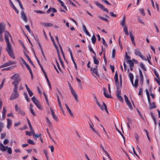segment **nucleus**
<instances>
[{"label":"nucleus","mask_w":160,"mask_h":160,"mask_svg":"<svg viewBox=\"0 0 160 160\" xmlns=\"http://www.w3.org/2000/svg\"><path fill=\"white\" fill-rule=\"evenodd\" d=\"M11 79L14 80L12 82V84L14 85L13 92L12 93L10 98V99L12 100L18 98L19 95V93L18 91V87L17 86L21 80L18 74H15L12 76L11 77Z\"/></svg>","instance_id":"1"},{"label":"nucleus","mask_w":160,"mask_h":160,"mask_svg":"<svg viewBox=\"0 0 160 160\" xmlns=\"http://www.w3.org/2000/svg\"><path fill=\"white\" fill-rule=\"evenodd\" d=\"M7 44V47L6 50L9 56L13 59L15 58L13 49L12 48L11 45L9 42V41H6Z\"/></svg>","instance_id":"2"},{"label":"nucleus","mask_w":160,"mask_h":160,"mask_svg":"<svg viewBox=\"0 0 160 160\" xmlns=\"http://www.w3.org/2000/svg\"><path fill=\"white\" fill-rule=\"evenodd\" d=\"M6 25L3 22L0 23V40H3L2 33L5 31Z\"/></svg>","instance_id":"3"},{"label":"nucleus","mask_w":160,"mask_h":160,"mask_svg":"<svg viewBox=\"0 0 160 160\" xmlns=\"http://www.w3.org/2000/svg\"><path fill=\"white\" fill-rule=\"evenodd\" d=\"M108 93L107 94L106 93V89L103 88V94L104 96L108 98H111V90L110 86L109 84H108Z\"/></svg>","instance_id":"4"},{"label":"nucleus","mask_w":160,"mask_h":160,"mask_svg":"<svg viewBox=\"0 0 160 160\" xmlns=\"http://www.w3.org/2000/svg\"><path fill=\"white\" fill-rule=\"evenodd\" d=\"M32 101L36 105L37 107L39 109L42 110L41 105L40 104L38 101L36 99V98L33 96L31 98Z\"/></svg>","instance_id":"5"},{"label":"nucleus","mask_w":160,"mask_h":160,"mask_svg":"<svg viewBox=\"0 0 160 160\" xmlns=\"http://www.w3.org/2000/svg\"><path fill=\"white\" fill-rule=\"evenodd\" d=\"M15 108L16 111L18 112V114H20L22 116L25 115V112L22 110L20 108H18V105H15Z\"/></svg>","instance_id":"6"},{"label":"nucleus","mask_w":160,"mask_h":160,"mask_svg":"<svg viewBox=\"0 0 160 160\" xmlns=\"http://www.w3.org/2000/svg\"><path fill=\"white\" fill-rule=\"evenodd\" d=\"M94 3L99 8L102 9V10L106 12L107 13H108V9L107 8H104L102 4H100L97 2H94Z\"/></svg>","instance_id":"7"},{"label":"nucleus","mask_w":160,"mask_h":160,"mask_svg":"<svg viewBox=\"0 0 160 160\" xmlns=\"http://www.w3.org/2000/svg\"><path fill=\"white\" fill-rule=\"evenodd\" d=\"M4 38L5 40H9V39L11 40H12L11 36L10 35L9 32L7 31L5 32Z\"/></svg>","instance_id":"8"},{"label":"nucleus","mask_w":160,"mask_h":160,"mask_svg":"<svg viewBox=\"0 0 160 160\" xmlns=\"http://www.w3.org/2000/svg\"><path fill=\"white\" fill-rule=\"evenodd\" d=\"M114 79L115 80V83L116 87H118L119 85V82L118 80V75L117 71L115 72V75L114 77Z\"/></svg>","instance_id":"9"},{"label":"nucleus","mask_w":160,"mask_h":160,"mask_svg":"<svg viewBox=\"0 0 160 160\" xmlns=\"http://www.w3.org/2000/svg\"><path fill=\"white\" fill-rule=\"evenodd\" d=\"M97 68V66H96L95 68H90V71H91V73L92 74H94L95 75H97V76H98L99 74L98 73Z\"/></svg>","instance_id":"10"},{"label":"nucleus","mask_w":160,"mask_h":160,"mask_svg":"<svg viewBox=\"0 0 160 160\" xmlns=\"http://www.w3.org/2000/svg\"><path fill=\"white\" fill-rule=\"evenodd\" d=\"M50 108L51 112V114L53 118L55 121L57 122L58 121V117L55 115L54 112L52 108L50 107Z\"/></svg>","instance_id":"11"},{"label":"nucleus","mask_w":160,"mask_h":160,"mask_svg":"<svg viewBox=\"0 0 160 160\" xmlns=\"http://www.w3.org/2000/svg\"><path fill=\"white\" fill-rule=\"evenodd\" d=\"M56 96H57V98L58 101V105H59V107L60 108L61 110L62 111V112L63 113H64V111L63 110V109H62V105H61V102L60 101V100H59V96H58V94L57 93H56Z\"/></svg>","instance_id":"12"},{"label":"nucleus","mask_w":160,"mask_h":160,"mask_svg":"<svg viewBox=\"0 0 160 160\" xmlns=\"http://www.w3.org/2000/svg\"><path fill=\"white\" fill-rule=\"evenodd\" d=\"M71 92L72 94L73 95V96L74 97V98L76 101L77 102H78V96L77 93H76V92H75L74 91L73 89H71Z\"/></svg>","instance_id":"13"},{"label":"nucleus","mask_w":160,"mask_h":160,"mask_svg":"<svg viewBox=\"0 0 160 160\" xmlns=\"http://www.w3.org/2000/svg\"><path fill=\"white\" fill-rule=\"evenodd\" d=\"M21 16L22 18L25 22H27V21L26 16L23 11H22L21 12Z\"/></svg>","instance_id":"14"},{"label":"nucleus","mask_w":160,"mask_h":160,"mask_svg":"<svg viewBox=\"0 0 160 160\" xmlns=\"http://www.w3.org/2000/svg\"><path fill=\"white\" fill-rule=\"evenodd\" d=\"M134 53L135 55L136 56H139L142 54V53L141 52V51L138 48H136L134 50Z\"/></svg>","instance_id":"15"},{"label":"nucleus","mask_w":160,"mask_h":160,"mask_svg":"<svg viewBox=\"0 0 160 160\" xmlns=\"http://www.w3.org/2000/svg\"><path fill=\"white\" fill-rule=\"evenodd\" d=\"M7 128L9 129L10 128V127L12 126V122L11 120L9 118H8L7 119Z\"/></svg>","instance_id":"16"},{"label":"nucleus","mask_w":160,"mask_h":160,"mask_svg":"<svg viewBox=\"0 0 160 160\" xmlns=\"http://www.w3.org/2000/svg\"><path fill=\"white\" fill-rule=\"evenodd\" d=\"M56 41V42H55V41H52L53 43L55 48H56V50H57V52H58H58H59V50L58 48V45H57V42L58 44L59 43L58 42V41Z\"/></svg>","instance_id":"17"},{"label":"nucleus","mask_w":160,"mask_h":160,"mask_svg":"<svg viewBox=\"0 0 160 160\" xmlns=\"http://www.w3.org/2000/svg\"><path fill=\"white\" fill-rule=\"evenodd\" d=\"M8 148V146L5 147L2 143H0V150L2 151H5L6 149Z\"/></svg>","instance_id":"18"},{"label":"nucleus","mask_w":160,"mask_h":160,"mask_svg":"<svg viewBox=\"0 0 160 160\" xmlns=\"http://www.w3.org/2000/svg\"><path fill=\"white\" fill-rule=\"evenodd\" d=\"M94 98L95 99V101H96V103L97 104V105L100 107V108L102 110H104L103 107H102L101 105L98 102V100L97 99V98H96V97H94Z\"/></svg>","instance_id":"19"},{"label":"nucleus","mask_w":160,"mask_h":160,"mask_svg":"<svg viewBox=\"0 0 160 160\" xmlns=\"http://www.w3.org/2000/svg\"><path fill=\"white\" fill-rule=\"evenodd\" d=\"M150 107H149V109H152L153 108H156V106L155 105V104L154 102H152V103H149Z\"/></svg>","instance_id":"20"},{"label":"nucleus","mask_w":160,"mask_h":160,"mask_svg":"<svg viewBox=\"0 0 160 160\" xmlns=\"http://www.w3.org/2000/svg\"><path fill=\"white\" fill-rule=\"evenodd\" d=\"M43 25L46 27H50L53 26V24L49 22H44L43 23Z\"/></svg>","instance_id":"21"},{"label":"nucleus","mask_w":160,"mask_h":160,"mask_svg":"<svg viewBox=\"0 0 160 160\" xmlns=\"http://www.w3.org/2000/svg\"><path fill=\"white\" fill-rule=\"evenodd\" d=\"M146 94H147V96L148 101V103H149L151 102H150V98L149 93L148 90L147 89H146Z\"/></svg>","instance_id":"22"},{"label":"nucleus","mask_w":160,"mask_h":160,"mask_svg":"<svg viewBox=\"0 0 160 160\" xmlns=\"http://www.w3.org/2000/svg\"><path fill=\"white\" fill-rule=\"evenodd\" d=\"M126 62L129 64V66H133L134 63L131 60L129 59L127 60Z\"/></svg>","instance_id":"23"},{"label":"nucleus","mask_w":160,"mask_h":160,"mask_svg":"<svg viewBox=\"0 0 160 160\" xmlns=\"http://www.w3.org/2000/svg\"><path fill=\"white\" fill-rule=\"evenodd\" d=\"M125 16H124L121 23L120 24L122 27H124L125 25Z\"/></svg>","instance_id":"24"},{"label":"nucleus","mask_w":160,"mask_h":160,"mask_svg":"<svg viewBox=\"0 0 160 160\" xmlns=\"http://www.w3.org/2000/svg\"><path fill=\"white\" fill-rule=\"evenodd\" d=\"M89 49L90 52H92L93 54L96 56V54L95 52L93 50V49L92 47L91 44H89L88 45Z\"/></svg>","instance_id":"25"},{"label":"nucleus","mask_w":160,"mask_h":160,"mask_svg":"<svg viewBox=\"0 0 160 160\" xmlns=\"http://www.w3.org/2000/svg\"><path fill=\"white\" fill-rule=\"evenodd\" d=\"M119 86H118V87H117V91H116V95L117 96L121 95V91L119 89Z\"/></svg>","instance_id":"26"},{"label":"nucleus","mask_w":160,"mask_h":160,"mask_svg":"<svg viewBox=\"0 0 160 160\" xmlns=\"http://www.w3.org/2000/svg\"><path fill=\"white\" fill-rule=\"evenodd\" d=\"M25 55L26 57L27 58L28 60V61L29 62L32 66H34V64H33V62H32V61L30 59V58H29V57L28 56V55H27L25 53Z\"/></svg>","instance_id":"27"},{"label":"nucleus","mask_w":160,"mask_h":160,"mask_svg":"<svg viewBox=\"0 0 160 160\" xmlns=\"http://www.w3.org/2000/svg\"><path fill=\"white\" fill-rule=\"evenodd\" d=\"M47 123L48 125V126L49 127H51L52 126V123L50 120H49L48 118L47 117L46 118Z\"/></svg>","instance_id":"28"},{"label":"nucleus","mask_w":160,"mask_h":160,"mask_svg":"<svg viewBox=\"0 0 160 160\" xmlns=\"http://www.w3.org/2000/svg\"><path fill=\"white\" fill-rule=\"evenodd\" d=\"M123 31L124 33L126 34L127 35H128V33L127 29V27L126 26H125L123 27Z\"/></svg>","instance_id":"29"},{"label":"nucleus","mask_w":160,"mask_h":160,"mask_svg":"<svg viewBox=\"0 0 160 160\" xmlns=\"http://www.w3.org/2000/svg\"><path fill=\"white\" fill-rule=\"evenodd\" d=\"M96 56L95 55V56H94V57H93V59L94 62V63L95 64L98 65L99 64V61L98 60H97L96 59Z\"/></svg>","instance_id":"30"},{"label":"nucleus","mask_w":160,"mask_h":160,"mask_svg":"<svg viewBox=\"0 0 160 160\" xmlns=\"http://www.w3.org/2000/svg\"><path fill=\"white\" fill-rule=\"evenodd\" d=\"M98 17L99 18H100V19H101V20H103L105 22H108V20L106 18H103L102 16H100V15H98Z\"/></svg>","instance_id":"31"},{"label":"nucleus","mask_w":160,"mask_h":160,"mask_svg":"<svg viewBox=\"0 0 160 160\" xmlns=\"http://www.w3.org/2000/svg\"><path fill=\"white\" fill-rule=\"evenodd\" d=\"M138 79H136L134 81V83L133 86L136 88H137L138 86Z\"/></svg>","instance_id":"32"},{"label":"nucleus","mask_w":160,"mask_h":160,"mask_svg":"<svg viewBox=\"0 0 160 160\" xmlns=\"http://www.w3.org/2000/svg\"><path fill=\"white\" fill-rule=\"evenodd\" d=\"M23 95H24V98H25V99L26 100V101L27 102H28L29 100L27 94L26 92H24Z\"/></svg>","instance_id":"33"},{"label":"nucleus","mask_w":160,"mask_h":160,"mask_svg":"<svg viewBox=\"0 0 160 160\" xmlns=\"http://www.w3.org/2000/svg\"><path fill=\"white\" fill-rule=\"evenodd\" d=\"M27 142L28 143L32 144V145H34L35 144V143L33 142V141L31 139H28Z\"/></svg>","instance_id":"34"},{"label":"nucleus","mask_w":160,"mask_h":160,"mask_svg":"<svg viewBox=\"0 0 160 160\" xmlns=\"http://www.w3.org/2000/svg\"><path fill=\"white\" fill-rule=\"evenodd\" d=\"M58 45H59V46L60 48V51H61V53H62V55L63 56V58H65V57L64 53H63V50L62 49V47H61V45L59 43H58Z\"/></svg>","instance_id":"35"},{"label":"nucleus","mask_w":160,"mask_h":160,"mask_svg":"<svg viewBox=\"0 0 160 160\" xmlns=\"http://www.w3.org/2000/svg\"><path fill=\"white\" fill-rule=\"evenodd\" d=\"M6 62L7 63L8 65V66L11 65L15 64L16 63L15 62H12L10 61H9Z\"/></svg>","instance_id":"36"},{"label":"nucleus","mask_w":160,"mask_h":160,"mask_svg":"<svg viewBox=\"0 0 160 160\" xmlns=\"http://www.w3.org/2000/svg\"><path fill=\"white\" fill-rule=\"evenodd\" d=\"M126 103L127 105L128 106V107L129 108L131 109H132V107L130 102L129 101L128 102H127Z\"/></svg>","instance_id":"37"},{"label":"nucleus","mask_w":160,"mask_h":160,"mask_svg":"<svg viewBox=\"0 0 160 160\" xmlns=\"http://www.w3.org/2000/svg\"><path fill=\"white\" fill-rule=\"evenodd\" d=\"M102 105L104 107V108H103L104 109H105V111H106L107 113L108 114V111L107 110L106 105L103 102H102Z\"/></svg>","instance_id":"38"},{"label":"nucleus","mask_w":160,"mask_h":160,"mask_svg":"<svg viewBox=\"0 0 160 160\" xmlns=\"http://www.w3.org/2000/svg\"><path fill=\"white\" fill-rule=\"evenodd\" d=\"M4 127V124L2 122H0V133L2 131V129Z\"/></svg>","instance_id":"39"},{"label":"nucleus","mask_w":160,"mask_h":160,"mask_svg":"<svg viewBox=\"0 0 160 160\" xmlns=\"http://www.w3.org/2000/svg\"><path fill=\"white\" fill-rule=\"evenodd\" d=\"M151 116H152V118L153 119V121H154V123L155 124V125L156 126L157 125V122H156V118L152 113H151Z\"/></svg>","instance_id":"40"},{"label":"nucleus","mask_w":160,"mask_h":160,"mask_svg":"<svg viewBox=\"0 0 160 160\" xmlns=\"http://www.w3.org/2000/svg\"><path fill=\"white\" fill-rule=\"evenodd\" d=\"M38 44H39V46L40 47V48L41 51L42 52V55L43 57L44 58H45V56L44 55V53L43 52V51L42 49V48L40 44V43L39 42H38Z\"/></svg>","instance_id":"41"},{"label":"nucleus","mask_w":160,"mask_h":160,"mask_svg":"<svg viewBox=\"0 0 160 160\" xmlns=\"http://www.w3.org/2000/svg\"><path fill=\"white\" fill-rule=\"evenodd\" d=\"M123 66L124 68V70L125 71H127L128 72H129V69L127 68V66L124 62L123 63Z\"/></svg>","instance_id":"42"},{"label":"nucleus","mask_w":160,"mask_h":160,"mask_svg":"<svg viewBox=\"0 0 160 160\" xmlns=\"http://www.w3.org/2000/svg\"><path fill=\"white\" fill-rule=\"evenodd\" d=\"M29 110H30L31 113H32V114L33 115L35 116L36 115L35 113L34 112L33 109H32V108L30 107L29 108Z\"/></svg>","instance_id":"43"},{"label":"nucleus","mask_w":160,"mask_h":160,"mask_svg":"<svg viewBox=\"0 0 160 160\" xmlns=\"http://www.w3.org/2000/svg\"><path fill=\"white\" fill-rule=\"evenodd\" d=\"M140 65L142 69H143L144 71H146V69L145 67L144 64L142 62L140 63Z\"/></svg>","instance_id":"44"},{"label":"nucleus","mask_w":160,"mask_h":160,"mask_svg":"<svg viewBox=\"0 0 160 160\" xmlns=\"http://www.w3.org/2000/svg\"><path fill=\"white\" fill-rule=\"evenodd\" d=\"M115 50L113 49L112 51V58H115Z\"/></svg>","instance_id":"45"},{"label":"nucleus","mask_w":160,"mask_h":160,"mask_svg":"<svg viewBox=\"0 0 160 160\" xmlns=\"http://www.w3.org/2000/svg\"><path fill=\"white\" fill-rule=\"evenodd\" d=\"M12 69V67H8V68H3L2 69V71H4V70L8 71V70H11V69Z\"/></svg>","instance_id":"46"},{"label":"nucleus","mask_w":160,"mask_h":160,"mask_svg":"<svg viewBox=\"0 0 160 160\" xmlns=\"http://www.w3.org/2000/svg\"><path fill=\"white\" fill-rule=\"evenodd\" d=\"M45 78H46V79L47 81L48 84L49 85V86H50V88L51 89V86L50 82V81H49V79L48 78L47 76H46V77H45Z\"/></svg>","instance_id":"47"},{"label":"nucleus","mask_w":160,"mask_h":160,"mask_svg":"<svg viewBox=\"0 0 160 160\" xmlns=\"http://www.w3.org/2000/svg\"><path fill=\"white\" fill-rule=\"evenodd\" d=\"M118 98L122 102H123V98L121 96V95L118 96H117Z\"/></svg>","instance_id":"48"},{"label":"nucleus","mask_w":160,"mask_h":160,"mask_svg":"<svg viewBox=\"0 0 160 160\" xmlns=\"http://www.w3.org/2000/svg\"><path fill=\"white\" fill-rule=\"evenodd\" d=\"M102 51L99 53V55L100 56H101L102 55V52L103 51V54H104V56H105V51L106 50H105L104 49V50L103 49V47L102 46Z\"/></svg>","instance_id":"49"},{"label":"nucleus","mask_w":160,"mask_h":160,"mask_svg":"<svg viewBox=\"0 0 160 160\" xmlns=\"http://www.w3.org/2000/svg\"><path fill=\"white\" fill-rule=\"evenodd\" d=\"M154 74L156 76V77H157V78H159V74H158V73L157 72V71L155 70H154Z\"/></svg>","instance_id":"50"},{"label":"nucleus","mask_w":160,"mask_h":160,"mask_svg":"<svg viewBox=\"0 0 160 160\" xmlns=\"http://www.w3.org/2000/svg\"><path fill=\"white\" fill-rule=\"evenodd\" d=\"M139 11L140 13L143 15L144 16L145 15V13L144 12L143 9H139Z\"/></svg>","instance_id":"51"},{"label":"nucleus","mask_w":160,"mask_h":160,"mask_svg":"<svg viewBox=\"0 0 160 160\" xmlns=\"http://www.w3.org/2000/svg\"><path fill=\"white\" fill-rule=\"evenodd\" d=\"M129 77L130 78V80L132 79L134 77L133 74L132 73H130L129 74Z\"/></svg>","instance_id":"52"},{"label":"nucleus","mask_w":160,"mask_h":160,"mask_svg":"<svg viewBox=\"0 0 160 160\" xmlns=\"http://www.w3.org/2000/svg\"><path fill=\"white\" fill-rule=\"evenodd\" d=\"M102 1L108 5H111V4L108 2L107 0H102Z\"/></svg>","instance_id":"53"},{"label":"nucleus","mask_w":160,"mask_h":160,"mask_svg":"<svg viewBox=\"0 0 160 160\" xmlns=\"http://www.w3.org/2000/svg\"><path fill=\"white\" fill-rule=\"evenodd\" d=\"M6 136V134L5 133H2L1 135V139L4 138Z\"/></svg>","instance_id":"54"},{"label":"nucleus","mask_w":160,"mask_h":160,"mask_svg":"<svg viewBox=\"0 0 160 160\" xmlns=\"http://www.w3.org/2000/svg\"><path fill=\"white\" fill-rule=\"evenodd\" d=\"M7 148H8L7 150H8V153L10 154H11L12 153V150L11 148L10 147H9V148L8 147Z\"/></svg>","instance_id":"55"},{"label":"nucleus","mask_w":160,"mask_h":160,"mask_svg":"<svg viewBox=\"0 0 160 160\" xmlns=\"http://www.w3.org/2000/svg\"><path fill=\"white\" fill-rule=\"evenodd\" d=\"M129 35L130 36V37L131 39V40H134V36L132 34V32H130L129 33Z\"/></svg>","instance_id":"56"},{"label":"nucleus","mask_w":160,"mask_h":160,"mask_svg":"<svg viewBox=\"0 0 160 160\" xmlns=\"http://www.w3.org/2000/svg\"><path fill=\"white\" fill-rule=\"evenodd\" d=\"M8 66V65L7 63L6 62V63H4L3 64V65H1L0 66V68H2L3 67H7V66Z\"/></svg>","instance_id":"57"},{"label":"nucleus","mask_w":160,"mask_h":160,"mask_svg":"<svg viewBox=\"0 0 160 160\" xmlns=\"http://www.w3.org/2000/svg\"><path fill=\"white\" fill-rule=\"evenodd\" d=\"M58 1L60 3L62 7L64 6L65 5L64 3L61 0H58Z\"/></svg>","instance_id":"58"},{"label":"nucleus","mask_w":160,"mask_h":160,"mask_svg":"<svg viewBox=\"0 0 160 160\" xmlns=\"http://www.w3.org/2000/svg\"><path fill=\"white\" fill-rule=\"evenodd\" d=\"M142 88H140L139 89L138 94L139 95H142Z\"/></svg>","instance_id":"59"},{"label":"nucleus","mask_w":160,"mask_h":160,"mask_svg":"<svg viewBox=\"0 0 160 160\" xmlns=\"http://www.w3.org/2000/svg\"><path fill=\"white\" fill-rule=\"evenodd\" d=\"M34 12H36L37 13H45V12H43L40 10H35Z\"/></svg>","instance_id":"60"},{"label":"nucleus","mask_w":160,"mask_h":160,"mask_svg":"<svg viewBox=\"0 0 160 160\" xmlns=\"http://www.w3.org/2000/svg\"><path fill=\"white\" fill-rule=\"evenodd\" d=\"M140 58H141L142 60H145V61H147V58H146L144 57V56L142 55V54L139 56Z\"/></svg>","instance_id":"61"},{"label":"nucleus","mask_w":160,"mask_h":160,"mask_svg":"<svg viewBox=\"0 0 160 160\" xmlns=\"http://www.w3.org/2000/svg\"><path fill=\"white\" fill-rule=\"evenodd\" d=\"M140 83L141 85H142L143 84V77H140Z\"/></svg>","instance_id":"62"},{"label":"nucleus","mask_w":160,"mask_h":160,"mask_svg":"<svg viewBox=\"0 0 160 160\" xmlns=\"http://www.w3.org/2000/svg\"><path fill=\"white\" fill-rule=\"evenodd\" d=\"M20 43L21 44V45L22 46V48L24 49H25L26 47L25 46L24 44V43L22 41H20Z\"/></svg>","instance_id":"63"},{"label":"nucleus","mask_w":160,"mask_h":160,"mask_svg":"<svg viewBox=\"0 0 160 160\" xmlns=\"http://www.w3.org/2000/svg\"><path fill=\"white\" fill-rule=\"evenodd\" d=\"M111 16L116 17L117 16L116 14H114L113 12H110Z\"/></svg>","instance_id":"64"}]
</instances>
